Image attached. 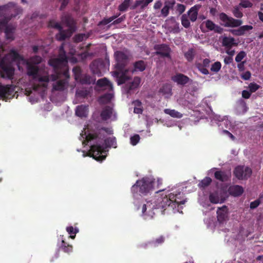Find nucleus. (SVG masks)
Wrapping results in <instances>:
<instances>
[{"label":"nucleus","mask_w":263,"mask_h":263,"mask_svg":"<svg viewBox=\"0 0 263 263\" xmlns=\"http://www.w3.org/2000/svg\"><path fill=\"white\" fill-rule=\"evenodd\" d=\"M221 67V63L220 62L217 61L212 64L211 68V70L215 72H217L220 70Z\"/></svg>","instance_id":"obj_51"},{"label":"nucleus","mask_w":263,"mask_h":263,"mask_svg":"<svg viewBox=\"0 0 263 263\" xmlns=\"http://www.w3.org/2000/svg\"><path fill=\"white\" fill-rule=\"evenodd\" d=\"M240 3L239 4V6H240L244 8H251L253 6V4L249 0H240Z\"/></svg>","instance_id":"obj_48"},{"label":"nucleus","mask_w":263,"mask_h":263,"mask_svg":"<svg viewBox=\"0 0 263 263\" xmlns=\"http://www.w3.org/2000/svg\"><path fill=\"white\" fill-rule=\"evenodd\" d=\"M104 131L105 132H108V128L106 127H101L99 129L97 130V132L93 133H89L86 136V140L87 142L91 141V140L97 139L98 138L99 139H103L105 137V136L103 135L102 137L101 132Z\"/></svg>","instance_id":"obj_17"},{"label":"nucleus","mask_w":263,"mask_h":263,"mask_svg":"<svg viewBox=\"0 0 263 263\" xmlns=\"http://www.w3.org/2000/svg\"><path fill=\"white\" fill-rule=\"evenodd\" d=\"M112 97L113 95L111 93H105L100 97L99 101L101 103H107L111 101Z\"/></svg>","instance_id":"obj_36"},{"label":"nucleus","mask_w":263,"mask_h":263,"mask_svg":"<svg viewBox=\"0 0 263 263\" xmlns=\"http://www.w3.org/2000/svg\"><path fill=\"white\" fill-rule=\"evenodd\" d=\"M175 0H170L165 1L164 3V6H166L170 9H172L175 5Z\"/></svg>","instance_id":"obj_59"},{"label":"nucleus","mask_w":263,"mask_h":263,"mask_svg":"<svg viewBox=\"0 0 263 263\" xmlns=\"http://www.w3.org/2000/svg\"><path fill=\"white\" fill-rule=\"evenodd\" d=\"M222 44L226 48H231L233 46L237 45V44L235 42L234 38L232 37H224L222 39Z\"/></svg>","instance_id":"obj_29"},{"label":"nucleus","mask_w":263,"mask_h":263,"mask_svg":"<svg viewBox=\"0 0 263 263\" xmlns=\"http://www.w3.org/2000/svg\"><path fill=\"white\" fill-rule=\"evenodd\" d=\"M89 93V91L86 89H81L77 90L76 95L78 97H81L82 98H85L88 96Z\"/></svg>","instance_id":"obj_44"},{"label":"nucleus","mask_w":263,"mask_h":263,"mask_svg":"<svg viewBox=\"0 0 263 263\" xmlns=\"http://www.w3.org/2000/svg\"><path fill=\"white\" fill-rule=\"evenodd\" d=\"M78 80L82 84H90L95 83L96 79L89 74H85L82 75Z\"/></svg>","instance_id":"obj_31"},{"label":"nucleus","mask_w":263,"mask_h":263,"mask_svg":"<svg viewBox=\"0 0 263 263\" xmlns=\"http://www.w3.org/2000/svg\"><path fill=\"white\" fill-rule=\"evenodd\" d=\"M238 29L231 30V32L236 36L243 35L247 31L252 30L253 27L251 25L240 26Z\"/></svg>","instance_id":"obj_18"},{"label":"nucleus","mask_w":263,"mask_h":263,"mask_svg":"<svg viewBox=\"0 0 263 263\" xmlns=\"http://www.w3.org/2000/svg\"><path fill=\"white\" fill-rule=\"evenodd\" d=\"M209 200L211 203L214 204L219 203L220 199L218 194L216 193H211L209 195Z\"/></svg>","instance_id":"obj_43"},{"label":"nucleus","mask_w":263,"mask_h":263,"mask_svg":"<svg viewBox=\"0 0 263 263\" xmlns=\"http://www.w3.org/2000/svg\"><path fill=\"white\" fill-rule=\"evenodd\" d=\"M2 60L5 61H9L12 64L13 62H18L22 61L23 58L16 50L12 49Z\"/></svg>","instance_id":"obj_15"},{"label":"nucleus","mask_w":263,"mask_h":263,"mask_svg":"<svg viewBox=\"0 0 263 263\" xmlns=\"http://www.w3.org/2000/svg\"><path fill=\"white\" fill-rule=\"evenodd\" d=\"M170 10V9L168 7L164 6L161 10V14L162 16L164 17H166L169 14Z\"/></svg>","instance_id":"obj_60"},{"label":"nucleus","mask_w":263,"mask_h":263,"mask_svg":"<svg viewBox=\"0 0 263 263\" xmlns=\"http://www.w3.org/2000/svg\"><path fill=\"white\" fill-rule=\"evenodd\" d=\"M162 191L163 190H160L156 192L157 195L155 196L154 205L152 206H151L152 203L149 202H147V204H143L142 207L143 215L152 218L154 213L151 210L154 209L161 210V212L163 214L165 213V211L167 212L172 211L175 213L179 211L178 209L179 205L183 204L186 202V200L184 198V194L181 192H175L164 195L159 194V192Z\"/></svg>","instance_id":"obj_1"},{"label":"nucleus","mask_w":263,"mask_h":263,"mask_svg":"<svg viewBox=\"0 0 263 263\" xmlns=\"http://www.w3.org/2000/svg\"><path fill=\"white\" fill-rule=\"evenodd\" d=\"M115 55L117 61V68L122 71L128 62V57L122 51H118L115 52Z\"/></svg>","instance_id":"obj_13"},{"label":"nucleus","mask_w":263,"mask_h":263,"mask_svg":"<svg viewBox=\"0 0 263 263\" xmlns=\"http://www.w3.org/2000/svg\"><path fill=\"white\" fill-rule=\"evenodd\" d=\"M172 80L179 85H184L189 82L190 79L183 74L177 73L172 77Z\"/></svg>","instance_id":"obj_19"},{"label":"nucleus","mask_w":263,"mask_h":263,"mask_svg":"<svg viewBox=\"0 0 263 263\" xmlns=\"http://www.w3.org/2000/svg\"><path fill=\"white\" fill-rule=\"evenodd\" d=\"M164 241V237L163 236H161L155 240L150 242V244L154 245V246L162 243Z\"/></svg>","instance_id":"obj_54"},{"label":"nucleus","mask_w":263,"mask_h":263,"mask_svg":"<svg viewBox=\"0 0 263 263\" xmlns=\"http://www.w3.org/2000/svg\"><path fill=\"white\" fill-rule=\"evenodd\" d=\"M72 71L74 73L76 80H78L82 76L81 68L79 66L74 67L72 69Z\"/></svg>","instance_id":"obj_49"},{"label":"nucleus","mask_w":263,"mask_h":263,"mask_svg":"<svg viewBox=\"0 0 263 263\" xmlns=\"http://www.w3.org/2000/svg\"><path fill=\"white\" fill-rule=\"evenodd\" d=\"M59 248L63 252L66 253H70L72 252L73 247L62 239L61 243L59 246Z\"/></svg>","instance_id":"obj_32"},{"label":"nucleus","mask_w":263,"mask_h":263,"mask_svg":"<svg viewBox=\"0 0 263 263\" xmlns=\"http://www.w3.org/2000/svg\"><path fill=\"white\" fill-rule=\"evenodd\" d=\"M185 10V6L181 4H178L177 5V11L179 12L180 14H182L184 12Z\"/></svg>","instance_id":"obj_62"},{"label":"nucleus","mask_w":263,"mask_h":263,"mask_svg":"<svg viewBox=\"0 0 263 263\" xmlns=\"http://www.w3.org/2000/svg\"><path fill=\"white\" fill-rule=\"evenodd\" d=\"M48 27L52 28L57 29L59 30L60 32L63 31L62 27H61V25L59 23L55 22L54 20H50L48 22Z\"/></svg>","instance_id":"obj_45"},{"label":"nucleus","mask_w":263,"mask_h":263,"mask_svg":"<svg viewBox=\"0 0 263 263\" xmlns=\"http://www.w3.org/2000/svg\"><path fill=\"white\" fill-rule=\"evenodd\" d=\"M66 231L70 235L69 237L71 239H74L76 237V234L79 232L78 228H74L72 226L67 227Z\"/></svg>","instance_id":"obj_39"},{"label":"nucleus","mask_w":263,"mask_h":263,"mask_svg":"<svg viewBox=\"0 0 263 263\" xmlns=\"http://www.w3.org/2000/svg\"><path fill=\"white\" fill-rule=\"evenodd\" d=\"M262 198V196H260L259 199H256L254 201H252L250 203V208L251 209H254L258 206V205L260 204V199Z\"/></svg>","instance_id":"obj_58"},{"label":"nucleus","mask_w":263,"mask_h":263,"mask_svg":"<svg viewBox=\"0 0 263 263\" xmlns=\"http://www.w3.org/2000/svg\"><path fill=\"white\" fill-rule=\"evenodd\" d=\"M217 220L219 223H223L228 217V208L226 205L218 208L217 211Z\"/></svg>","instance_id":"obj_16"},{"label":"nucleus","mask_w":263,"mask_h":263,"mask_svg":"<svg viewBox=\"0 0 263 263\" xmlns=\"http://www.w3.org/2000/svg\"><path fill=\"white\" fill-rule=\"evenodd\" d=\"M42 61V58L39 55L33 56L27 61L26 63L33 65H37L40 64Z\"/></svg>","instance_id":"obj_33"},{"label":"nucleus","mask_w":263,"mask_h":263,"mask_svg":"<svg viewBox=\"0 0 263 263\" xmlns=\"http://www.w3.org/2000/svg\"><path fill=\"white\" fill-rule=\"evenodd\" d=\"M232 12L234 16L237 18H240L243 16V13L240 10L239 6L234 7Z\"/></svg>","instance_id":"obj_47"},{"label":"nucleus","mask_w":263,"mask_h":263,"mask_svg":"<svg viewBox=\"0 0 263 263\" xmlns=\"http://www.w3.org/2000/svg\"><path fill=\"white\" fill-rule=\"evenodd\" d=\"M246 56V53L243 51H240L235 57L236 62L239 63Z\"/></svg>","instance_id":"obj_56"},{"label":"nucleus","mask_w":263,"mask_h":263,"mask_svg":"<svg viewBox=\"0 0 263 263\" xmlns=\"http://www.w3.org/2000/svg\"><path fill=\"white\" fill-rule=\"evenodd\" d=\"M200 7L199 5H195L191 7L188 11L187 14L189 16L190 20L192 22H194L197 18L198 10Z\"/></svg>","instance_id":"obj_24"},{"label":"nucleus","mask_w":263,"mask_h":263,"mask_svg":"<svg viewBox=\"0 0 263 263\" xmlns=\"http://www.w3.org/2000/svg\"><path fill=\"white\" fill-rule=\"evenodd\" d=\"M54 70L56 73V76L54 80L58 79H61L58 80L55 84H53V89L56 91H63L68 86L69 82L70 76L68 69L65 67H64L63 70H59V71H60V74H58L57 71L55 70Z\"/></svg>","instance_id":"obj_6"},{"label":"nucleus","mask_w":263,"mask_h":263,"mask_svg":"<svg viewBox=\"0 0 263 263\" xmlns=\"http://www.w3.org/2000/svg\"><path fill=\"white\" fill-rule=\"evenodd\" d=\"M0 68L2 69L1 76L3 78L12 79L14 74V69L12 64L9 61L1 60Z\"/></svg>","instance_id":"obj_10"},{"label":"nucleus","mask_w":263,"mask_h":263,"mask_svg":"<svg viewBox=\"0 0 263 263\" xmlns=\"http://www.w3.org/2000/svg\"><path fill=\"white\" fill-rule=\"evenodd\" d=\"M68 62V59L64 50L63 46L62 45L59 48V53L58 57L55 59H50L48 61V64L51 66L53 67L54 70L57 71L58 74H60V71L59 70H63L64 67H66L68 69L67 64Z\"/></svg>","instance_id":"obj_5"},{"label":"nucleus","mask_w":263,"mask_h":263,"mask_svg":"<svg viewBox=\"0 0 263 263\" xmlns=\"http://www.w3.org/2000/svg\"><path fill=\"white\" fill-rule=\"evenodd\" d=\"M172 89L171 85L166 83L163 84L160 88L159 92L162 93L163 95L166 96V97H168L172 95Z\"/></svg>","instance_id":"obj_30"},{"label":"nucleus","mask_w":263,"mask_h":263,"mask_svg":"<svg viewBox=\"0 0 263 263\" xmlns=\"http://www.w3.org/2000/svg\"><path fill=\"white\" fill-rule=\"evenodd\" d=\"M212 182V179L209 177H205L198 184V186L200 188H205L209 186Z\"/></svg>","instance_id":"obj_38"},{"label":"nucleus","mask_w":263,"mask_h":263,"mask_svg":"<svg viewBox=\"0 0 263 263\" xmlns=\"http://www.w3.org/2000/svg\"><path fill=\"white\" fill-rule=\"evenodd\" d=\"M197 67L199 70L204 74H209V70L205 68V67L202 66L201 64H198Z\"/></svg>","instance_id":"obj_61"},{"label":"nucleus","mask_w":263,"mask_h":263,"mask_svg":"<svg viewBox=\"0 0 263 263\" xmlns=\"http://www.w3.org/2000/svg\"><path fill=\"white\" fill-rule=\"evenodd\" d=\"M116 74L118 79L117 82L118 85H121L125 83L128 79V77L124 73H122L120 76H119V73L116 72Z\"/></svg>","instance_id":"obj_41"},{"label":"nucleus","mask_w":263,"mask_h":263,"mask_svg":"<svg viewBox=\"0 0 263 263\" xmlns=\"http://www.w3.org/2000/svg\"><path fill=\"white\" fill-rule=\"evenodd\" d=\"M120 13L118 15H113L109 18H104L101 21H100L99 23V25H106L116 18L118 17L119 15H120Z\"/></svg>","instance_id":"obj_42"},{"label":"nucleus","mask_w":263,"mask_h":263,"mask_svg":"<svg viewBox=\"0 0 263 263\" xmlns=\"http://www.w3.org/2000/svg\"><path fill=\"white\" fill-rule=\"evenodd\" d=\"M214 177L217 180L221 182L227 181L230 178V175L229 174L221 171H216L214 173Z\"/></svg>","instance_id":"obj_26"},{"label":"nucleus","mask_w":263,"mask_h":263,"mask_svg":"<svg viewBox=\"0 0 263 263\" xmlns=\"http://www.w3.org/2000/svg\"><path fill=\"white\" fill-rule=\"evenodd\" d=\"M104 142L107 146H113L116 144L115 138H108L104 140Z\"/></svg>","instance_id":"obj_55"},{"label":"nucleus","mask_w":263,"mask_h":263,"mask_svg":"<svg viewBox=\"0 0 263 263\" xmlns=\"http://www.w3.org/2000/svg\"><path fill=\"white\" fill-rule=\"evenodd\" d=\"M251 72L249 71H247L241 75V77L245 80H248L251 78Z\"/></svg>","instance_id":"obj_63"},{"label":"nucleus","mask_w":263,"mask_h":263,"mask_svg":"<svg viewBox=\"0 0 263 263\" xmlns=\"http://www.w3.org/2000/svg\"><path fill=\"white\" fill-rule=\"evenodd\" d=\"M181 24H182V26L184 28H188L190 27V21L189 20V19L187 18V16L186 14H184L181 16Z\"/></svg>","instance_id":"obj_46"},{"label":"nucleus","mask_w":263,"mask_h":263,"mask_svg":"<svg viewBox=\"0 0 263 263\" xmlns=\"http://www.w3.org/2000/svg\"><path fill=\"white\" fill-rule=\"evenodd\" d=\"M223 61L226 65L230 64L232 63L233 61V57L230 56L226 57L224 58Z\"/></svg>","instance_id":"obj_64"},{"label":"nucleus","mask_w":263,"mask_h":263,"mask_svg":"<svg viewBox=\"0 0 263 263\" xmlns=\"http://www.w3.org/2000/svg\"><path fill=\"white\" fill-rule=\"evenodd\" d=\"M62 22L65 24L68 29L63 30L59 33V39L64 41L70 37L76 30V23L72 17L68 14H64L61 17Z\"/></svg>","instance_id":"obj_4"},{"label":"nucleus","mask_w":263,"mask_h":263,"mask_svg":"<svg viewBox=\"0 0 263 263\" xmlns=\"http://www.w3.org/2000/svg\"><path fill=\"white\" fill-rule=\"evenodd\" d=\"M90 156L98 161H102L105 159L106 155V151L104 149L103 146L100 144H93L91 145L89 150Z\"/></svg>","instance_id":"obj_8"},{"label":"nucleus","mask_w":263,"mask_h":263,"mask_svg":"<svg viewBox=\"0 0 263 263\" xmlns=\"http://www.w3.org/2000/svg\"><path fill=\"white\" fill-rule=\"evenodd\" d=\"M145 69V64L143 61H138L134 64V70L143 71Z\"/></svg>","instance_id":"obj_35"},{"label":"nucleus","mask_w":263,"mask_h":263,"mask_svg":"<svg viewBox=\"0 0 263 263\" xmlns=\"http://www.w3.org/2000/svg\"><path fill=\"white\" fill-rule=\"evenodd\" d=\"M15 87L12 85L0 86V98L9 99L12 98L15 92Z\"/></svg>","instance_id":"obj_14"},{"label":"nucleus","mask_w":263,"mask_h":263,"mask_svg":"<svg viewBox=\"0 0 263 263\" xmlns=\"http://www.w3.org/2000/svg\"><path fill=\"white\" fill-rule=\"evenodd\" d=\"M112 114V108L109 106H107L102 110L100 116L102 120L106 121L111 117Z\"/></svg>","instance_id":"obj_28"},{"label":"nucleus","mask_w":263,"mask_h":263,"mask_svg":"<svg viewBox=\"0 0 263 263\" xmlns=\"http://www.w3.org/2000/svg\"><path fill=\"white\" fill-rule=\"evenodd\" d=\"M90 68L91 69V70L93 74H97L98 76H101V73L100 71L98 69V67H95V64H94L93 63H91L90 65Z\"/></svg>","instance_id":"obj_57"},{"label":"nucleus","mask_w":263,"mask_h":263,"mask_svg":"<svg viewBox=\"0 0 263 263\" xmlns=\"http://www.w3.org/2000/svg\"><path fill=\"white\" fill-rule=\"evenodd\" d=\"M141 82V79L138 77H136L134 78L133 81L129 83L126 84V88L127 92L129 93L130 90H132L135 88H137Z\"/></svg>","instance_id":"obj_27"},{"label":"nucleus","mask_w":263,"mask_h":263,"mask_svg":"<svg viewBox=\"0 0 263 263\" xmlns=\"http://www.w3.org/2000/svg\"><path fill=\"white\" fill-rule=\"evenodd\" d=\"M130 0H124V1L119 6L118 9L120 11H126L129 6Z\"/></svg>","instance_id":"obj_40"},{"label":"nucleus","mask_w":263,"mask_h":263,"mask_svg":"<svg viewBox=\"0 0 263 263\" xmlns=\"http://www.w3.org/2000/svg\"><path fill=\"white\" fill-rule=\"evenodd\" d=\"M97 85L100 87L104 88L105 89L112 90V85L110 82L106 78L99 79L97 82Z\"/></svg>","instance_id":"obj_21"},{"label":"nucleus","mask_w":263,"mask_h":263,"mask_svg":"<svg viewBox=\"0 0 263 263\" xmlns=\"http://www.w3.org/2000/svg\"><path fill=\"white\" fill-rule=\"evenodd\" d=\"M206 28L210 31H214L217 33H221L222 28L218 25H216L212 21L208 20L205 22Z\"/></svg>","instance_id":"obj_23"},{"label":"nucleus","mask_w":263,"mask_h":263,"mask_svg":"<svg viewBox=\"0 0 263 263\" xmlns=\"http://www.w3.org/2000/svg\"><path fill=\"white\" fill-rule=\"evenodd\" d=\"M260 87V86L255 83H251L248 86L249 91L251 93H253L257 90Z\"/></svg>","instance_id":"obj_52"},{"label":"nucleus","mask_w":263,"mask_h":263,"mask_svg":"<svg viewBox=\"0 0 263 263\" xmlns=\"http://www.w3.org/2000/svg\"><path fill=\"white\" fill-rule=\"evenodd\" d=\"M154 49L156 50V55L163 58H166L171 59V53L172 50L169 45L166 44H158L154 46Z\"/></svg>","instance_id":"obj_11"},{"label":"nucleus","mask_w":263,"mask_h":263,"mask_svg":"<svg viewBox=\"0 0 263 263\" xmlns=\"http://www.w3.org/2000/svg\"><path fill=\"white\" fill-rule=\"evenodd\" d=\"M229 192L232 196H239L243 193V189L238 185H232L229 187Z\"/></svg>","instance_id":"obj_25"},{"label":"nucleus","mask_w":263,"mask_h":263,"mask_svg":"<svg viewBox=\"0 0 263 263\" xmlns=\"http://www.w3.org/2000/svg\"><path fill=\"white\" fill-rule=\"evenodd\" d=\"M88 107L85 105H78L76 109V115L81 118L86 117L88 112Z\"/></svg>","instance_id":"obj_22"},{"label":"nucleus","mask_w":263,"mask_h":263,"mask_svg":"<svg viewBox=\"0 0 263 263\" xmlns=\"http://www.w3.org/2000/svg\"><path fill=\"white\" fill-rule=\"evenodd\" d=\"M195 54V50L193 48L189 49L185 53L184 57L189 62H191L193 60Z\"/></svg>","instance_id":"obj_37"},{"label":"nucleus","mask_w":263,"mask_h":263,"mask_svg":"<svg viewBox=\"0 0 263 263\" xmlns=\"http://www.w3.org/2000/svg\"><path fill=\"white\" fill-rule=\"evenodd\" d=\"M26 70L27 75L32 77L35 81L45 83H48L49 81L48 76H41L40 73L39 67L37 65H33L26 63Z\"/></svg>","instance_id":"obj_7"},{"label":"nucleus","mask_w":263,"mask_h":263,"mask_svg":"<svg viewBox=\"0 0 263 263\" xmlns=\"http://www.w3.org/2000/svg\"><path fill=\"white\" fill-rule=\"evenodd\" d=\"M220 20L223 23V25L226 27L235 28L241 26L242 21L241 20L235 19L229 16L225 13L222 12L219 14Z\"/></svg>","instance_id":"obj_9"},{"label":"nucleus","mask_w":263,"mask_h":263,"mask_svg":"<svg viewBox=\"0 0 263 263\" xmlns=\"http://www.w3.org/2000/svg\"><path fill=\"white\" fill-rule=\"evenodd\" d=\"M155 183V179L148 177L137 180L131 188L133 196L135 197L138 194L146 195L154 189Z\"/></svg>","instance_id":"obj_3"},{"label":"nucleus","mask_w":263,"mask_h":263,"mask_svg":"<svg viewBox=\"0 0 263 263\" xmlns=\"http://www.w3.org/2000/svg\"><path fill=\"white\" fill-rule=\"evenodd\" d=\"M140 139V136L138 134H135L133 136H132L130 138V142L132 145L135 146L139 142Z\"/></svg>","instance_id":"obj_53"},{"label":"nucleus","mask_w":263,"mask_h":263,"mask_svg":"<svg viewBox=\"0 0 263 263\" xmlns=\"http://www.w3.org/2000/svg\"><path fill=\"white\" fill-rule=\"evenodd\" d=\"M164 112L166 114L169 115L171 117L174 118H180L182 116V114L180 112L175 110V109L166 108L164 110Z\"/></svg>","instance_id":"obj_34"},{"label":"nucleus","mask_w":263,"mask_h":263,"mask_svg":"<svg viewBox=\"0 0 263 263\" xmlns=\"http://www.w3.org/2000/svg\"><path fill=\"white\" fill-rule=\"evenodd\" d=\"M4 27H5V33H6L7 36L9 33H12L14 32V30H15V27H14L11 25H7V24H6V26L2 27L1 30Z\"/></svg>","instance_id":"obj_50"},{"label":"nucleus","mask_w":263,"mask_h":263,"mask_svg":"<svg viewBox=\"0 0 263 263\" xmlns=\"http://www.w3.org/2000/svg\"><path fill=\"white\" fill-rule=\"evenodd\" d=\"M154 0H136L134 5L130 7V9L135 10L139 6L143 10Z\"/></svg>","instance_id":"obj_20"},{"label":"nucleus","mask_w":263,"mask_h":263,"mask_svg":"<svg viewBox=\"0 0 263 263\" xmlns=\"http://www.w3.org/2000/svg\"><path fill=\"white\" fill-rule=\"evenodd\" d=\"M22 12L21 7L13 2H9L6 5L0 6V31L2 27L6 26L9 21Z\"/></svg>","instance_id":"obj_2"},{"label":"nucleus","mask_w":263,"mask_h":263,"mask_svg":"<svg viewBox=\"0 0 263 263\" xmlns=\"http://www.w3.org/2000/svg\"><path fill=\"white\" fill-rule=\"evenodd\" d=\"M252 173V170L250 167L244 168L242 166L236 167L234 171V175L239 180L247 179L251 176Z\"/></svg>","instance_id":"obj_12"}]
</instances>
